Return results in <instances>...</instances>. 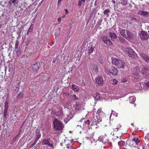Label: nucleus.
Masks as SVG:
<instances>
[{"label":"nucleus","mask_w":149,"mask_h":149,"mask_svg":"<svg viewBox=\"0 0 149 149\" xmlns=\"http://www.w3.org/2000/svg\"><path fill=\"white\" fill-rule=\"evenodd\" d=\"M53 129L54 130L61 131L64 127L63 123L57 118L54 119Z\"/></svg>","instance_id":"f257e3e1"},{"label":"nucleus","mask_w":149,"mask_h":149,"mask_svg":"<svg viewBox=\"0 0 149 149\" xmlns=\"http://www.w3.org/2000/svg\"><path fill=\"white\" fill-rule=\"evenodd\" d=\"M112 63L118 68H124L125 67V63L119 59L114 57L111 58Z\"/></svg>","instance_id":"f03ea898"},{"label":"nucleus","mask_w":149,"mask_h":149,"mask_svg":"<svg viewBox=\"0 0 149 149\" xmlns=\"http://www.w3.org/2000/svg\"><path fill=\"white\" fill-rule=\"evenodd\" d=\"M95 116L94 117L93 121L94 123H96V124L99 122L100 120V115H102L104 113L100 109H99L96 112Z\"/></svg>","instance_id":"7ed1b4c3"},{"label":"nucleus","mask_w":149,"mask_h":149,"mask_svg":"<svg viewBox=\"0 0 149 149\" xmlns=\"http://www.w3.org/2000/svg\"><path fill=\"white\" fill-rule=\"evenodd\" d=\"M105 72L110 74H112L113 75H116L118 74V71L116 68L113 67H109L105 70Z\"/></svg>","instance_id":"20e7f679"},{"label":"nucleus","mask_w":149,"mask_h":149,"mask_svg":"<svg viewBox=\"0 0 149 149\" xmlns=\"http://www.w3.org/2000/svg\"><path fill=\"white\" fill-rule=\"evenodd\" d=\"M141 73L143 75L148 76L149 75V66L145 65L142 66V70Z\"/></svg>","instance_id":"39448f33"},{"label":"nucleus","mask_w":149,"mask_h":149,"mask_svg":"<svg viewBox=\"0 0 149 149\" xmlns=\"http://www.w3.org/2000/svg\"><path fill=\"white\" fill-rule=\"evenodd\" d=\"M139 34L140 39L143 40H146L149 39V35L145 31H142L139 32Z\"/></svg>","instance_id":"423d86ee"},{"label":"nucleus","mask_w":149,"mask_h":149,"mask_svg":"<svg viewBox=\"0 0 149 149\" xmlns=\"http://www.w3.org/2000/svg\"><path fill=\"white\" fill-rule=\"evenodd\" d=\"M126 51L130 57L134 58H137V54L132 49L129 48H127L126 49Z\"/></svg>","instance_id":"0eeeda50"},{"label":"nucleus","mask_w":149,"mask_h":149,"mask_svg":"<svg viewBox=\"0 0 149 149\" xmlns=\"http://www.w3.org/2000/svg\"><path fill=\"white\" fill-rule=\"evenodd\" d=\"M18 3V0H10L8 2V5L6 6L10 9L12 7L16 6Z\"/></svg>","instance_id":"6e6552de"},{"label":"nucleus","mask_w":149,"mask_h":149,"mask_svg":"<svg viewBox=\"0 0 149 149\" xmlns=\"http://www.w3.org/2000/svg\"><path fill=\"white\" fill-rule=\"evenodd\" d=\"M50 139L47 138L44 139L42 142V144L43 145H47L48 146L52 148V149L54 148V145L53 143H50L49 141Z\"/></svg>","instance_id":"1a4fd4ad"},{"label":"nucleus","mask_w":149,"mask_h":149,"mask_svg":"<svg viewBox=\"0 0 149 149\" xmlns=\"http://www.w3.org/2000/svg\"><path fill=\"white\" fill-rule=\"evenodd\" d=\"M40 66V63L38 61L31 65V68L33 71H37L39 70Z\"/></svg>","instance_id":"9d476101"},{"label":"nucleus","mask_w":149,"mask_h":149,"mask_svg":"<svg viewBox=\"0 0 149 149\" xmlns=\"http://www.w3.org/2000/svg\"><path fill=\"white\" fill-rule=\"evenodd\" d=\"M102 39L104 43L108 45H112V42L111 40L106 36H104L102 37Z\"/></svg>","instance_id":"9b49d317"},{"label":"nucleus","mask_w":149,"mask_h":149,"mask_svg":"<svg viewBox=\"0 0 149 149\" xmlns=\"http://www.w3.org/2000/svg\"><path fill=\"white\" fill-rule=\"evenodd\" d=\"M95 82L99 85H102L103 83V79L102 76H98L96 78Z\"/></svg>","instance_id":"f8f14e48"},{"label":"nucleus","mask_w":149,"mask_h":149,"mask_svg":"<svg viewBox=\"0 0 149 149\" xmlns=\"http://www.w3.org/2000/svg\"><path fill=\"white\" fill-rule=\"evenodd\" d=\"M140 56L146 61L149 63V56L143 52L140 53Z\"/></svg>","instance_id":"ddd939ff"},{"label":"nucleus","mask_w":149,"mask_h":149,"mask_svg":"<svg viewBox=\"0 0 149 149\" xmlns=\"http://www.w3.org/2000/svg\"><path fill=\"white\" fill-rule=\"evenodd\" d=\"M138 14L144 17H149V12L143 10H139L137 12Z\"/></svg>","instance_id":"4468645a"},{"label":"nucleus","mask_w":149,"mask_h":149,"mask_svg":"<svg viewBox=\"0 0 149 149\" xmlns=\"http://www.w3.org/2000/svg\"><path fill=\"white\" fill-rule=\"evenodd\" d=\"M122 125L120 123H117L114 125L112 127V129L114 131L117 132L122 129Z\"/></svg>","instance_id":"2eb2a0df"},{"label":"nucleus","mask_w":149,"mask_h":149,"mask_svg":"<svg viewBox=\"0 0 149 149\" xmlns=\"http://www.w3.org/2000/svg\"><path fill=\"white\" fill-rule=\"evenodd\" d=\"M126 38L127 39H132L133 38L134 35L131 33L129 31L126 30Z\"/></svg>","instance_id":"dca6fc26"},{"label":"nucleus","mask_w":149,"mask_h":149,"mask_svg":"<svg viewBox=\"0 0 149 149\" xmlns=\"http://www.w3.org/2000/svg\"><path fill=\"white\" fill-rule=\"evenodd\" d=\"M98 66L97 64H93L92 66V72L94 74H95L98 71Z\"/></svg>","instance_id":"f3484780"},{"label":"nucleus","mask_w":149,"mask_h":149,"mask_svg":"<svg viewBox=\"0 0 149 149\" xmlns=\"http://www.w3.org/2000/svg\"><path fill=\"white\" fill-rule=\"evenodd\" d=\"M140 67L139 66H137L136 67V69L137 71V72L134 74V77L135 79H138L140 76Z\"/></svg>","instance_id":"a211bd4d"},{"label":"nucleus","mask_w":149,"mask_h":149,"mask_svg":"<svg viewBox=\"0 0 149 149\" xmlns=\"http://www.w3.org/2000/svg\"><path fill=\"white\" fill-rule=\"evenodd\" d=\"M56 116L60 119H62L63 117V114L61 111H59L56 113Z\"/></svg>","instance_id":"6ab92c4d"},{"label":"nucleus","mask_w":149,"mask_h":149,"mask_svg":"<svg viewBox=\"0 0 149 149\" xmlns=\"http://www.w3.org/2000/svg\"><path fill=\"white\" fill-rule=\"evenodd\" d=\"M94 48L91 47L87 51L86 53L89 56V58H91L90 55L94 51Z\"/></svg>","instance_id":"aec40b11"},{"label":"nucleus","mask_w":149,"mask_h":149,"mask_svg":"<svg viewBox=\"0 0 149 149\" xmlns=\"http://www.w3.org/2000/svg\"><path fill=\"white\" fill-rule=\"evenodd\" d=\"M41 134L40 132H38L36 133V136L35 137V141L37 142L41 137Z\"/></svg>","instance_id":"412c9836"},{"label":"nucleus","mask_w":149,"mask_h":149,"mask_svg":"<svg viewBox=\"0 0 149 149\" xmlns=\"http://www.w3.org/2000/svg\"><path fill=\"white\" fill-rule=\"evenodd\" d=\"M71 89L74 91L77 92L78 91L79 89L78 86L77 85L73 84L72 85Z\"/></svg>","instance_id":"4be33fe9"},{"label":"nucleus","mask_w":149,"mask_h":149,"mask_svg":"<svg viewBox=\"0 0 149 149\" xmlns=\"http://www.w3.org/2000/svg\"><path fill=\"white\" fill-rule=\"evenodd\" d=\"M119 31L121 35L124 38H125V37H126V34L125 33L126 30L122 29H120L119 30Z\"/></svg>","instance_id":"5701e85b"},{"label":"nucleus","mask_w":149,"mask_h":149,"mask_svg":"<svg viewBox=\"0 0 149 149\" xmlns=\"http://www.w3.org/2000/svg\"><path fill=\"white\" fill-rule=\"evenodd\" d=\"M129 99V102L131 103H133L136 100V98L134 96H130Z\"/></svg>","instance_id":"b1692460"},{"label":"nucleus","mask_w":149,"mask_h":149,"mask_svg":"<svg viewBox=\"0 0 149 149\" xmlns=\"http://www.w3.org/2000/svg\"><path fill=\"white\" fill-rule=\"evenodd\" d=\"M118 144L120 147H122L125 145V142L124 141L120 140L118 143Z\"/></svg>","instance_id":"393cba45"},{"label":"nucleus","mask_w":149,"mask_h":149,"mask_svg":"<svg viewBox=\"0 0 149 149\" xmlns=\"http://www.w3.org/2000/svg\"><path fill=\"white\" fill-rule=\"evenodd\" d=\"M119 40L120 41V42L122 44H126L127 42V41H126V40L123 38H119Z\"/></svg>","instance_id":"a878e982"},{"label":"nucleus","mask_w":149,"mask_h":149,"mask_svg":"<svg viewBox=\"0 0 149 149\" xmlns=\"http://www.w3.org/2000/svg\"><path fill=\"white\" fill-rule=\"evenodd\" d=\"M132 141L136 143V145H138L140 142V140L137 138H134L132 140Z\"/></svg>","instance_id":"bb28decb"},{"label":"nucleus","mask_w":149,"mask_h":149,"mask_svg":"<svg viewBox=\"0 0 149 149\" xmlns=\"http://www.w3.org/2000/svg\"><path fill=\"white\" fill-rule=\"evenodd\" d=\"M90 121L89 120H88L86 121L84 123V125L86 127H88L90 125Z\"/></svg>","instance_id":"cd10ccee"},{"label":"nucleus","mask_w":149,"mask_h":149,"mask_svg":"<svg viewBox=\"0 0 149 149\" xmlns=\"http://www.w3.org/2000/svg\"><path fill=\"white\" fill-rule=\"evenodd\" d=\"M120 3L123 6H126L127 4V0H120Z\"/></svg>","instance_id":"c85d7f7f"},{"label":"nucleus","mask_w":149,"mask_h":149,"mask_svg":"<svg viewBox=\"0 0 149 149\" xmlns=\"http://www.w3.org/2000/svg\"><path fill=\"white\" fill-rule=\"evenodd\" d=\"M71 97L73 100H75L79 99V98L76 96V95L73 94L71 95Z\"/></svg>","instance_id":"c756f323"},{"label":"nucleus","mask_w":149,"mask_h":149,"mask_svg":"<svg viewBox=\"0 0 149 149\" xmlns=\"http://www.w3.org/2000/svg\"><path fill=\"white\" fill-rule=\"evenodd\" d=\"M75 108L77 110H79L80 108V106L79 103L76 102L75 105Z\"/></svg>","instance_id":"7c9ffc66"},{"label":"nucleus","mask_w":149,"mask_h":149,"mask_svg":"<svg viewBox=\"0 0 149 149\" xmlns=\"http://www.w3.org/2000/svg\"><path fill=\"white\" fill-rule=\"evenodd\" d=\"M24 93L23 92H20L17 95V97L18 98H22L23 96Z\"/></svg>","instance_id":"2f4dec72"},{"label":"nucleus","mask_w":149,"mask_h":149,"mask_svg":"<svg viewBox=\"0 0 149 149\" xmlns=\"http://www.w3.org/2000/svg\"><path fill=\"white\" fill-rule=\"evenodd\" d=\"M32 26V25H31L29 27L28 31L26 35H27L28 34V33L29 32H31L33 31V28L31 27V26Z\"/></svg>","instance_id":"473e14b6"},{"label":"nucleus","mask_w":149,"mask_h":149,"mask_svg":"<svg viewBox=\"0 0 149 149\" xmlns=\"http://www.w3.org/2000/svg\"><path fill=\"white\" fill-rule=\"evenodd\" d=\"M110 36L111 37L114 39L116 38L117 37L115 33H110Z\"/></svg>","instance_id":"72a5a7b5"},{"label":"nucleus","mask_w":149,"mask_h":149,"mask_svg":"<svg viewBox=\"0 0 149 149\" xmlns=\"http://www.w3.org/2000/svg\"><path fill=\"white\" fill-rule=\"evenodd\" d=\"M8 102H5V105H4V109H8Z\"/></svg>","instance_id":"f704fd0d"},{"label":"nucleus","mask_w":149,"mask_h":149,"mask_svg":"<svg viewBox=\"0 0 149 149\" xmlns=\"http://www.w3.org/2000/svg\"><path fill=\"white\" fill-rule=\"evenodd\" d=\"M96 95L95 98H96V99L97 100L100 99V95L97 93H96Z\"/></svg>","instance_id":"c9c22d12"},{"label":"nucleus","mask_w":149,"mask_h":149,"mask_svg":"<svg viewBox=\"0 0 149 149\" xmlns=\"http://www.w3.org/2000/svg\"><path fill=\"white\" fill-rule=\"evenodd\" d=\"M109 9H106L104 11V15H107L108 14V13L109 12Z\"/></svg>","instance_id":"e433bc0d"},{"label":"nucleus","mask_w":149,"mask_h":149,"mask_svg":"<svg viewBox=\"0 0 149 149\" xmlns=\"http://www.w3.org/2000/svg\"><path fill=\"white\" fill-rule=\"evenodd\" d=\"M117 81L116 79H113V85L116 84L117 83Z\"/></svg>","instance_id":"4c0bfd02"},{"label":"nucleus","mask_w":149,"mask_h":149,"mask_svg":"<svg viewBox=\"0 0 149 149\" xmlns=\"http://www.w3.org/2000/svg\"><path fill=\"white\" fill-rule=\"evenodd\" d=\"M18 45H19V43L17 41L16 42H15V49H18Z\"/></svg>","instance_id":"58836bf2"},{"label":"nucleus","mask_w":149,"mask_h":149,"mask_svg":"<svg viewBox=\"0 0 149 149\" xmlns=\"http://www.w3.org/2000/svg\"><path fill=\"white\" fill-rule=\"evenodd\" d=\"M36 142H37L34 141L33 143L31 145V146H30V147L31 148L33 147L35 145Z\"/></svg>","instance_id":"ea45409f"},{"label":"nucleus","mask_w":149,"mask_h":149,"mask_svg":"<svg viewBox=\"0 0 149 149\" xmlns=\"http://www.w3.org/2000/svg\"><path fill=\"white\" fill-rule=\"evenodd\" d=\"M145 139L149 141V133L147 134V135L145 137Z\"/></svg>","instance_id":"a19ab883"},{"label":"nucleus","mask_w":149,"mask_h":149,"mask_svg":"<svg viewBox=\"0 0 149 149\" xmlns=\"http://www.w3.org/2000/svg\"><path fill=\"white\" fill-rule=\"evenodd\" d=\"M121 136H116V138H115V140H116V139H118V141H119L121 139Z\"/></svg>","instance_id":"79ce46f5"},{"label":"nucleus","mask_w":149,"mask_h":149,"mask_svg":"<svg viewBox=\"0 0 149 149\" xmlns=\"http://www.w3.org/2000/svg\"><path fill=\"white\" fill-rule=\"evenodd\" d=\"M145 86L149 87V81L147 82L145 84Z\"/></svg>","instance_id":"37998d69"},{"label":"nucleus","mask_w":149,"mask_h":149,"mask_svg":"<svg viewBox=\"0 0 149 149\" xmlns=\"http://www.w3.org/2000/svg\"><path fill=\"white\" fill-rule=\"evenodd\" d=\"M8 111V109H5L4 110L3 113L4 114H7Z\"/></svg>","instance_id":"c03bdc74"},{"label":"nucleus","mask_w":149,"mask_h":149,"mask_svg":"<svg viewBox=\"0 0 149 149\" xmlns=\"http://www.w3.org/2000/svg\"><path fill=\"white\" fill-rule=\"evenodd\" d=\"M78 5L79 6H81V2L80 1H79V2Z\"/></svg>","instance_id":"a18cd8bd"},{"label":"nucleus","mask_w":149,"mask_h":149,"mask_svg":"<svg viewBox=\"0 0 149 149\" xmlns=\"http://www.w3.org/2000/svg\"><path fill=\"white\" fill-rule=\"evenodd\" d=\"M62 0H58V5L60 4L61 3Z\"/></svg>","instance_id":"49530a36"},{"label":"nucleus","mask_w":149,"mask_h":149,"mask_svg":"<svg viewBox=\"0 0 149 149\" xmlns=\"http://www.w3.org/2000/svg\"><path fill=\"white\" fill-rule=\"evenodd\" d=\"M111 2L113 4H115L116 3V2L115 0H112Z\"/></svg>","instance_id":"de8ad7c7"},{"label":"nucleus","mask_w":149,"mask_h":149,"mask_svg":"<svg viewBox=\"0 0 149 149\" xmlns=\"http://www.w3.org/2000/svg\"><path fill=\"white\" fill-rule=\"evenodd\" d=\"M84 119L85 118H81L80 120V121L81 122H83V120H84Z\"/></svg>","instance_id":"09e8293b"},{"label":"nucleus","mask_w":149,"mask_h":149,"mask_svg":"<svg viewBox=\"0 0 149 149\" xmlns=\"http://www.w3.org/2000/svg\"><path fill=\"white\" fill-rule=\"evenodd\" d=\"M61 17H59L58 19V21L59 22H61Z\"/></svg>","instance_id":"8fccbe9b"},{"label":"nucleus","mask_w":149,"mask_h":149,"mask_svg":"<svg viewBox=\"0 0 149 149\" xmlns=\"http://www.w3.org/2000/svg\"><path fill=\"white\" fill-rule=\"evenodd\" d=\"M7 114H4L3 117L4 118H6L7 116Z\"/></svg>","instance_id":"3c124183"},{"label":"nucleus","mask_w":149,"mask_h":149,"mask_svg":"<svg viewBox=\"0 0 149 149\" xmlns=\"http://www.w3.org/2000/svg\"><path fill=\"white\" fill-rule=\"evenodd\" d=\"M65 13L66 14H67L68 13V11L67 9H65Z\"/></svg>","instance_id":"603ef678"},{"label":"nucleus","mask_w":149,"mask_h":149,"mask_svg":"<svg viewBox=\"0 0 149 149\" xmlns=\"http://www.w3.org/2000/svg\"><path fill=\"white\" fill-rule=\"evenodd\" d=\"M85 1V0H81V1L83 2V3H84Z\"/></svg>","instance_id":"864d4df0"},{"label":"nucleus","mask_w":149,"mask_h":149,"mask_svg":"<svg viewBox=\"0 0 149 149\" xmlns=\"http://www.w3.org/2000/svg\"><path fill=\"white\" fill-rule=\"evenodd\" d=\"M69 95V93H66L65 95L66 96H68Z\"/></svg>","instance_id":"5fc2aeb1"},{"label":"nucleus","mask_w":149,"mask_h":149,"mask_svg":"<svg viewBox=\"0 0 149 149\" xmlns=\"http://www.w3.org/2000/svg\"><path fill=\"white\" fill-rule=\"evenodd\" d=\"M129 6H130L131 7H131H132V5H131V4H129Z\"/></svg>","instance_id":"6e6d98bb"},{"label":"nucleus","mask_w":149,"mask_h":149,"mask_svg":"<svg viewBox=\"0 0 149 149\" xmlns=\"http://www.w3.org/2000/svg\"><path fill=\"white\" fill-rule=\"evenodd\" d=\"M55 62V60H53V61H52V62L53 63H54Z\"/></svg>","instance_id":"4d7b16f0"},{"label":"nucleus","mask_w":149,"mask_h":149,"mask_svg":"<svg viewBox=\"0 0 149 149\" xmlns=\"http://www.w3.org/2000/svg\"><path fill=\"white\" fill-rule=\"evenodd\" d=\"M52 45H53L54 44V43L53 42H52Z\"/></svg>","instance_id":"13d9d810"},{"label":"nucleus","mask_w":149,"mask_h":149,"mask_svg":"<svg viewBox=\"0 0 149 149\" xmlns=\"http://www.w3.org/2000/svg\"><path fill=\"white\" fill-rule=\"evenodd\" d=\"M65 16H63V18H64L65 17Z\"/></svg>","instance_id":"bf43d9fd"},{"label":"nucleus","mask_w":149,"mask_h":149,"mask_svg":"<svg viewBox=\"0 0 149 149\" xmlns=\"http://www.w3.org/2000/svg\"><path fill=\"white\" fill-rule=\"evenodd\" d=\"M1 88H2V87H1L0 86V89H1Z\"/></svg>","instance_id":"052dcab7"},{"label":"nucleus","mask_w":149,"mask_h":149,"mask_svg":"<svg viewBox=\"0 0 149 149\" xmlns=\"http://www.w3.org/2000/svg\"><path fill=\"white\" fill-rule=\"evenodd\" d=\"M84 86H85V83H84Z\"/></svg>","instance_id":"680f3d73"},{"label":"nucleus","mask_w":149,"mask_h":149,"mask_svg":"<svg viewBox=\"0 0 149 149\" xmlns=\"http://www.w3.org/2000/svg\"><path fill=\"white\" fill-rule=\"evenodd\" d=\"M4 3H7V2L5 1Z\"/></svg>","instance_id":"e2e57ef3"},{"label":"nucleus","mask_w":149,"mask_h":149,"mask_svg":"<svg viewBox=\"0 0 149 149\" xmlns=\"http://www.w3.org/2000/svg\"><path fill=\"white\" fill-rule=\"evenodd\" d=\"M148 32L149 33V31H148Z\"/></svg>","instance_id":"0e129e2a"},{"label":"nucleus","mask_w":149,"mask_h":149,"mask_svg":"<svg viewBox=\"0 0 149 149\" xmlns=\"http://www.w3.org/2000/svg\"><path fill=\"white\" fill-rule=\"evenodd\" d=\"M70 132H71L70 131Z\"/></svg>","instance_id":"69168bd1"},{"label":"nucleus","mask_w":149,"mask_h":149,"mask_svg":"<svg viewBox=\"0 0 149 149\" xmlns=\"http://www.w3.org/2000/svg\"><path fill=\"white\" fill-rule=\"evenodd\" d=\"M134 19H136L135 18H134Z\"/></svg>","instance_id":"338daca9"},{"label":"nucleus","mask_w":149,"mask_h":149,"mask_svg":"<svg viewBox=\"0 0 149 149\" xmlns=\"http://www.w3.org/2000/svg\"><path fill=\"white\" fill-rule=\"evenodd\" d=\"M2 90H3V89H1V91H2Z\"/></svg>","instance_id":"774afa93"}]
</instances>
